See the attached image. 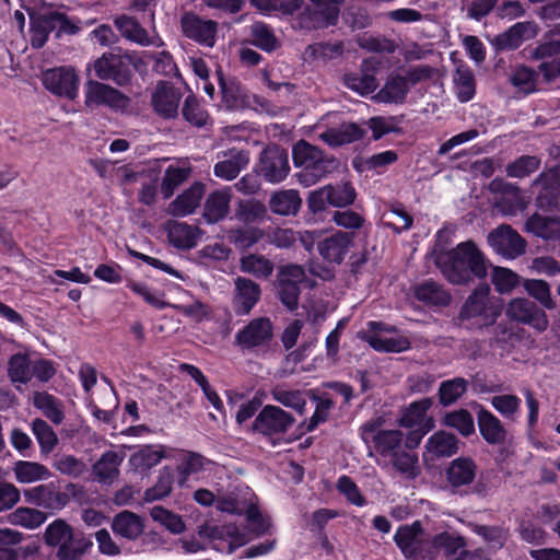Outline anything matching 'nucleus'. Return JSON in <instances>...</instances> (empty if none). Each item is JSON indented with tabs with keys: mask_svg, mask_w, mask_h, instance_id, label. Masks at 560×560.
Returning a JSON list of instances; mask_svg holds the SVG:
<instances>
[{
	"mask_svg": "<svg viewBox=\"0 0 560 560\" xmlns=\"http://www.w3.org/2000/svg\"><path fill=\"white\" fill-rule=\"evenodd\" d=\"M435 264L444 278L455 285H470L488 276L487 258L471 240L436 253Z\"/></svg>",
	"mask_w": 560,
	"mask_h": 560,
	"instance_id": "f257e3e1",
	"label": "nucleus"
},
{
	"mask_svg": "<svg viewBox=\"0 0 560 560\" xmlns=\"http://www.w3.org/2000/svg\"><path fill=\"white\" fill-rule=\"evenodd\" d=\"M293 162L302 167L298 180L304 187H310L325 177L335 166L336 160L325 154L318 147L305 140L298 141L292 150Z\"/></svg>",
	"mask_w": 560,
	"mask_h": 560,
	"instance_id": "f03ea898",
	"label": "nucleus"
},
{
	"mask_svg": "<svg viewBox=\"0 0 560 560\" xmlns=\"http://www.w3.org/2000/svg\"><path fill=\"white\" fill-rule=\"evenodd\" d=\"M79 31L80 27L61 12L49 11L31 15V44L37 49L46 44L52 32L59 38L62 34L74 35Z\"/></svg>",
	"mask_w": 560,
	"mask_h": 560,
	"instance_id": "7ed1b4c3",
	"label": "nucleus"
},
{
	"mask_svg": "<svg viewBox=\"0 0 560 560\" xmlns=\"http://www.w3.org/2000/svg\"><path fill=\"white\" fill-rule=\"evenodd\" d=\"M489 294L490 287L487 283L476 287L463 304L458 319L464 322L480 318L483 326L494 324L501 308L491 303Z\"/></svg>",
	"mask_w": 560,
	"mask_h": 560,
	"instance_id": "20e7f679",
	"label": "nucleus"
},
{
	"mask_svg": "<svg viewBox=\"0 0 560 560\" xmlns=\"http://www.w3.org/2000/svg\"><path fill=\"white\" fill-rule=\"evenodd\" d=\"M84 105L88 108L105 106L122 112L130 105V98L106 82L89 79L84 84Z\"/></svg>",
	"mask_w": 560,
	"mask_h": 560,
	"instance_id": "39448f33",
	"label": "nucleus"
},
{
	"mask_svg": "<svg viewBox=\"0 0 560 560\" xmlns=\"http://www.w3.org/2000/svg\"><path fill=\"white\" fill-rule=\"evenodd\" d=\"M95 73V80L106 82L112 81L118 86H127L132 79V71L129 65L120 55L104 52L88 66L86 71Z\"/></svg>",
	"mask_w": 560,
	"mask_h": 560,
	"instance_id": "423d86ee",
	"label": "nucleus"
},
{
	"mask_svg": "<svg viewBox=\"0 0 560 560\" xmlns=\"http://www.w3.org/2000/svg\"><path fill=\"white\" fill-rule=\"evenodd\" d=\"M382 420L374 419L361 427V435L368 444L373 443L374 450L382 456H394L400 451L404 434L400 430H382Z\"/></svg>",
	"mask_w": 560,
	"mask_h": 560,
	"instance_id": "0eeeda50",
	"label": "nucleus"
},
{
	"mask_svg": "<svg viewBox=\"0 0 560 560\" xmlns=\"http://www.w3.org/2000/svg\"><path fill=\"white\" fill-rule=\"evenodd\" d=\"M294 417L275 405H266L250 425L254 433L261 434L267 438L284 434L293 427Z\"/></svg>",
	"mask_w": 560,
	"mask_h": 560,
	"instance_id": "6e6552de",
	"label": "nucleus"
},
{
	"mask_svg": "<svg viewBox=\"0 0 560 560\" xmlns=\"http://www.w3.org/2000/svg\"><path fill=\"white\" fill-rule=\"evenodd\" d=\"M257 170L269 183L282 182L290 172L288 152L277 144L268 145L260 153Z\"/></svg>",
	"mask_w": 560,
	"mask_h": 560,
	"instance_id": "1a4fd4ad",
	"label": "nucleus"
},
{
	"mask_svg": "<svg viewBox=\"0 0 560 560\" xmlns=\"http://www.w3.org/2000/svg\"><path fill=\"white\" fill-rule=\"evenodd\" d=\"M505 314L510 319L528 325L540 332L545 331L549 325L545 311L535 302L525 298L511 300Z\"/></svg>",
	"mask_w": 560,
	"mask_h": 560,
	"instance_id": "9d476101",
	"label": "nucleus"
},
{
	"mask_svg": "<svg viewBox=\"0 0 560 560\" xmlns=\"http://www.w3.org/2000/svg\"><path fill=\"white\" fill-rule=\"evenodd\" d=\"M490 192L497 195L494 207L505 215H513L525 209L526 202L517 185L509 183L503 178L492 179L488 186Z\"/></svg>",
	"mask_w": 560,
	"mask_h": 560,
	"instance_id": "9b49d317",
	"label": "nucleus"
},
{
	"mask_svg": "<svg viewBox=\"0 0 560 560\" xmlns=\"http://www.w3.org/2000/svg\"><path fill=\"white\" fill-rule=\"evenodd\" d=\"M487 240L497 254L506 258H516L526 249V241L508 224H501L492 230Z\"/></svg>",
	"mask_w": 560,
	"mask_h": 560,
	"instance_id": "f8f14e48",
	"label": "nucleus"
},
{
	"mask_svg": "<svg viewBox=\"0 0 560 560\" xmlns=\"http://www.w3.org/2000/svg\"><path fill=\"white\" fill-rule=\"evenodd\" d=\"M183 34L207 47H213L218 33V23L213 20H206L194 12H185L180 18Z\"/></svg>",
	"mask_w": 560,
	"mask_h": 560,
	"instance_id": "ddd939ff",
	"label": "nucleus"
},
{
	"mask_svg": "<svg viewBox=\"0 0 560 560\" xmlns=\"http://www.w3.org/2000/svg\"><path fill=\"white\" fill-rule=\"evenodd\" d=\"M43 84L51 93L72 100L78 94L79 78L71 67L52 68L43 73Z\"/></svg>",
	"mask_w": 560,
	"mask_h": 560,
	"instance_id": "4468645a",
	"label": "nucleus"
},
{
	"mask_svg": "<svg viewBox=\"0 0 560 560\" xmlns=\"http://www.w3.org/2000/svg\"><path fill=\"white\" fill-rule=\"evenodd\" d=\"M182 93L174 84L159 81L151 94V105L154 112L166 119L177 117Z\"/></svg>",
	"mask_w": 560,
	"mask_h": 560,
	"instance_id": "2eb2a0df",
	"label": "nucleus"
},
{
	"mask_svg": "<svg viewBox=\"0 0 560 560\" xmlns=\"http://www.w3.org/2000/svg\"><path fill=\"white\" fill-rule=\"evenodd\" d=\"M261 296L260 285L245 277L234 279L233 308L236 315H248Z\"/></svg>",
	"mask_w": 560,
	"mask_h": 560,
	"instance_id": "dca6fc26",
	"label": "nucleus"
},
{
	"mask_svg": "<svg viewBox=\"0 0 560 560\" xmlns=\"http://www.w3.org/2000/svg\"><path fill=\"white\" fill-rule=\"evenodd\" d=\"M353 246V234L337 231L318 242L317 250L324 260L340 265Z\"/></svg>",
	"mask_w": 560,
	"mask_h": 560,
	"instance_id": "f3484780",
	"label": "nucleus"
},
{
	"mask_svg": "<svg viewBox=\"0 0 560 560\" xmlns=\"http://www.w3.org/2000/svg\"><path fill=\"white\" fill-rule=\"evenodd\" d=\"M114 25L125 39L140 46L161 47L164 44L159 36L151 37L148 31L133 16L126 14L116 16L114 19Z\"/></svg>",
	"mask_w": 560,
	"mask_h": 560,
	"instance_id": "a211bd4d",
	"label": "nucleus"
},
{
	"mask_svg": "<svg viewBox=\"0 0 560 560\" xmlns=\"http://www.w3.org/2000/svg\"><path fill=\"white\" fill-rule=\"evenodd\" d=\"M433 544L436 553L443 551L450 560H471L472 551L468 550L467 539L456 532H441L433 536Z\"/></svg>",
	"mask_w": 560,
	"mask_h": 560,
	"instance_id": "6ab92c4d",
	"label": "nucleus"
},
{
	"mask_svg": "<svg viewBox=\"0 0 560 560\" xmlns=\"http://www.w3.org/2000/svg\"><path fill=\"white\" fill-rule=\"evenodd\" d=\"M272 338V324L267 317H259L250 320L235 339L243 348H255L268 343Z\"/></svg>",
	"mask_w": 560,
	"mask_h": 560,
	"instance_id": "aec40b11",
	"label": "nucleus"
},
{
	"mask_svg": "<svg viewBox=\"0 0 560 560\" xmlns=\"http://www.w3.org/2000/svg\"><path fill=\"white\" fill-rule=\"evenodd\" d=\"M125 458L121 452L106 451L92 466V476L95 481L104 486H112L120 476V465Z\"/></svg>",
	"mask_w": 560,
	"mask_h": 560,
	"instance_id": "412c9836",
	"label": "nucleus"
},
{
	"mask_svg": "<svg viewBox=\"0 0 560 560\" xmlns=\"http://www.w3.org/2000/svg\"><path fill=\"white\" fill-rule=\"evenodd\" d=\"M537 34L536 25L533 22H518L505 32L491 39L497 50L517 49L523 42L534 38Z\"/></svg>",
	"mask_w": 560,
	"mask_h": 560,
	"instance_id": "4be33fe9",
	"label": "nucleus"
},
{
	"mask_svg": "<svg viewBox=\"0 0 560 560\" xmlns=\"http://www.w3.org/2000/svg\"><path fill=\"white\" fill-rule=\"evenodd\" d=\"M478 471V465L468 456H459L453 459L445 469V478L453 489H459L474 483Z\"/></svg>",
	"mask_w": 560,
	"mask_h": 560,
	"instance_id": "5701e85b",
	"label": "nucleus"
},
{
	"mask_svg": "<svg viewBox=\"0 0 560 560\" xmlns=\"http://www.w3.org/2000/svg\"><path fill=\"white\" fill-rule=\"evenodd\" d=\"M249 163L247 151L232 149L223 153V160L217 162L213 166V173L217 177L224 180H233L246 168Z\"/></svg>",
	"mask_w": 560,
	"mask_h": 560,
	"instance_id": "b1692460",
	"label": "nucleus"
},
{
	"mask_svg": "<svg viewBox=\"0 0 560 560\" xmlns=\"http://www.w3.org/2000/svg\"><path fill=\"white\" fill-rule=\"evenodd\" d=\"M365 130L355 122H342L331 127L318 135V138L331 148L350 144L361 140Z\"/></svg>",
	"mask_w": 560,
	"mask_h": 560,
	"instance_id": "393cba45",
	"label": "nucleus"
},
{
	"mask_svg": "<svg viewBox=\"0 0 560 560\" xmlns=\"http://www.w3.org/2000/svg\"><path fill=\"white\" fill-rule=\"evenodd\" d=\"M203 192L205 185L199 182L194 183L168 205L167 212L174 217H185L195 212Z\"/></svg>",
	"mask_w": 560,
	"mask_h": 560,
	"instance_id": "a878e982",
	"label": "nucleus"
},
{
	"mask_svg": "<svg viewBox=\"0 0 560 560\" xmlns=\"http://www.w3.org/2000/svg\"><path fill=\"white\" fill-rule=\"evenodd\" d=\"M232 191L224 187L209 194L203 206V217L208 223H217L223 220L230 212Z\"/></svg>",
	"mask_w": 560,
	"mask_h": 560,
	"instance_id": "bb28decb",
	"label": "nucleus"
},
{
	"mask_svg": "<svg viewBox=\"0 0 560 560\" xmlns=\"http://www.w3.org/2000/svg\"><path fill=\"white\" fill-rule=\"evenodd\" d=\"M110 527L116 535L132 541L143 534L144 522L140 515L125 510L113 517Z\"/></svg>",
	"mask_w": 560,
	"mask_h": 560,
	"instance_id": "cd10ccee",
	"label": "nucleus"
},
{
	"mask_svg": "<svg viewBox=\"0 0 560 560\" xmlns=\"http://www.w3.org/2000/svg\"><path fill=\"white\" fill-rule=\"evenodd\" d=\"M477 422L481 436L490 445L503 444L508 432L499 418L486 409L477 413Z\"/></svg>",
	"mask_w": 560,
	"mask_h": 560,
	"instance_id": "c85d7f7f",
	"label": "nucleus"
},
{
	"mask_svg": "<svg viewBox=\"0 0 560 560\" xmlns=\"http://www.w3.org/2000/svg\"><path fill=\"white\" fill-rule=\"evenodd\" d=\"M459 450V440L453 433L440 430L425 443V452L434 458L451 457Z\"/></svg>",
	"mask_w": 560,
	"mask_h": 560,
	"instance_id": "c756f323",
	"label": "nucleus"
},
{
	"mask_svg": "<svg viewBox=\"0 0 560 560\" xmlns=\"http://www.w3.org/2000/svg\"><path fill=\"white\" fill-rule=\"evenodd\" d=\"M345 52L342 40L318 42L306 46L303 58L307 62H329L340 58Z\"/></svg>",
	"mask_w": 560,
	"mask_h": 560,
	"instance_id": "7c9ffc66",
	"label": "nucleus"
},
{
	"mask_svg": "<svg viewBox=\"0 0 560 560\" xmlns=\"http://www.w3.org/2000/svg\"><path fill=\"white\" fill-rule=\"evenodd\" d=\"M425 537V532L420 521H415L412 524H406L398 527L394 541L400 549L404 557H406L410 550L419 546Z\"/></svg>",
	"mask_w": 560,
	"mask_h": 560,
	"instance_id": "2f4dec72",
	"label": "nucleus"
},
{
	"mask_svg": "<svg viewBox=\"0 0 560 560\" xmlns=\"http://www.w3.org/2000/svg\"><path fill=\"white\" fill-rule=\"evenodd\" d=\"M525 229L544 240L560 238V217L550 218L535 213L527 219Z\"/></svg>",
	"mask_w": 560,
	"mask_h": 560,
	"instance_id": "473e14b6",
	"label": "nucleus"
},
{
	"mask_svg": "<svg viewBox=\"0 0 560 560\" xmlns=\"http://www.w3.org/2000/svg\"><path fill=\"white\" fill-rule=\"evenodd\" d=\"M199 229L185 222H172L167 226L170 243L179 249H189L196 246Z\"/></svg>",
	"mask_w": 560,
	"mask_h": 560,
	"instance_id": "72a5a7b5",
	"label": "nucleus"
},
{
	"mask_svg": "<svg viewBox=\"0 0 560 560\" xmlns=\"http://www.w3.org/2000/svg\"><path fill=\"white\" fill-rule=\"evenodd\" d=\"M432 405L433 400L429 397L411 402L401 410V416L398 420L399 424L404 428H413L416 425L422 428L428 419H433L427 416Z\"/></svg>",
	"mask_w": 560,
	"mask_h": 560,
	"instance_id": "f704fd0d",
	"label": "nucleus"
},
{
	"mask_svg": "<svg viewBox=\"0 0 560 560\" xmlns=\"http://www.w3.org/2000/svg\"><path fill=\"white\" fill-rule=\"evenodd\" d=\"M302 206V199L294 189L280 190L270 197V210L279 215H294Z\"/></svg>",
	"mask_w": 560,
	"mask_h": 560,
	"instance_id": "c9c22d12",
	"label": "nucleus"
},
{
	"mask_svg": "<svg viewBox=\"0 0 560 560\" xmlns=\"http://www.w3.org/2000/svg\"><path fill=\"white\" fill-rule=\"evenodd\" d=\"M240 270L256 279H268L273 270V262L261 254H247L240 258Z\"/></svg>",
	"mask_w": 560,
	"mask_h": 560,
	"instance_id": "e433bc0d",
	"label": "nucleus"
},
{
	"mask_svg": "<svg viewBox=\"0 0 560 560\" xmlns=\"http://www.w3.org/2000/svg\"><path fill=\"white\" fill-rule=\"evenodd\" d=\"M264 236V230L253 225L233 228L226 233L229 243L240 250H247L262 240Z\"/></svg>",
	"mask_w": 560,
	"mask_h": 560,
	"instance_id": "4c0bfd02",
	"label": "nucleus"
},
{
	"mask_svg": "<svg viewBox=\"0 0 560 560\" xmlns=\"http://www.w3.org/2000/svg\"><path fill=\"white\" fill-rule=\"evenodd\" d=\"M409 92L407 79L400 75L390 78L385 85L373 96L381 103H402Z\"/></svg>",
	"mask_w": 560,
	"mask_h": 560,
	"instance_id": "58836bf2",
	"label": "nucleus"
},
{
	"mask_svg": "<svg viewBox=\"0 0 560 560\" xmlns=\"http://www.w3.org/2000/svg\"><path fill=\"white\" fill-rule=\"evenodd\" d=\"M33 404L52 423H62L65 419L63 405L57 397L46 392H37L34 394Z\"/></svg>",
	"mask_w": 560,
	"mask_h": 560,
	"instance_id": "ea45409f",
	"label": "nucleus"
},
{
	"mask_svg": "<svg viewBox=\"0 0 560 560\" xmlns=\"http://www.w3.org/2000/svg\"><path fill=\"white\" fill-rule=\"evenodd\" d=\"M92 547V541L83 534L74 533L67 542L57 547V560H80Z\"/></svg>",
	"mask_w": 560,
	"mask_h": 560,
	"instance_id": "a19ab883",
	"label": "nucleus"
},
{
	"mask_svg": "<svg viewBox=\"0 0 560 560\" xmlns=\"http://www.w3.org/2000/svg\"><path fill=\"white\" fill-rule=\"evenodd\" d=\"M415 295L419 301L430 305L445 306L451 302L450 293L435 281H424L418 285Z\"/></svg>",
	"mask_w": 560,
	"mask_h": 560,
	"instance_id": "79ce46f5",
	"label": "nucleus"
},
{
	"mask_svg": "<svg viewBox=\"0 0 560 560\" xmlns=\"http://www.w3.org/2000/svg\"><path fill=\"white\" fill-rule=\"evenodd\" d=\"M13 472L15 479L21 483H32L46 480L50 472L48 468L36 462L19 460L14 464Z\"/></svg>",
	"mask_w": 560,
	"mask_h": 560,
	"instance_id": "37998d69",
	"label": "nucleus"
},
{
	"mask_svg": "<svg viewBox=\"0 0 560 560\" xmlns=\"http://www.w3.org/2000/svg\"><path fill=\"white\" fill-rule=\"evenodd\" d=\"M211 462L199 453L185 451L183 452L177 471L179 474V486H184L189 476L198 474L205 469V466Z\"/></svg>",
	"mask_w": 560,
	"mask_h": 560,
	"instance_id": "c03bdc74",
	"label": "nucleus"
},
{
	"mask_svg": "<svg viewBox=\"0 0 560 560\" xmlns=\"http://www.w3.org/2000/svg\"><path fill=\"white\" fill-rule=\"evenodd\" d=\"M267 215L266 206L256 199H245L237 202L235 218L244 224L262 221Z\"/></svg>",
	"mask_w": 560,
	"mask_h": 560,
	"instance_id": "a18cd8bd",
	"label": "nucleus"
},
{
	"mask_svg": "<svg viewBox=\"0 0 560 560\" xmlns=\"http://www.w3.org/2000/svg\"><path fill=\"white\" fill-rule=\"evenodd\" d=\"M456 94L462 103L470 101L476 93L474 72L467 66H458L454 74Z\"/></svg>",
	"mask_w": 560,
	"mask_h": 560,
	"instance_id": "49530a36",
	"label": "nucleus"
},
{
	"mask_svg": "<svg viewBox=\"0 0 560 560\" xmlns=\"http://www.w3.org/2000/svg\"><path fill=\"white\" fill-rule=\"evenodd\" d=\"M441 423L445 427L455 429L463 436H469L475 433V422L471 413L466 409H458L446 412L441 419Z\"/></svg>",
	"mask_w": 560,
	"mask_h": 560,
	"instance_id": "de8ad7c7",
	"label": "nucleus"
},
{
	"mask_svg": "<svg viewBox=\"0 0 560 560\" xmlns=\"http://www.w3.org/2000/svg\"><path fill=\"white\" fill-rule=\"evenodd\" d=\"M31 428L38 442L40 452L43 454L51 453L59 442L58 436L52 428L40 418L34 419L32 421Z\"/></svg>",
	"mask_w": 560,
	"mask_h": 560,
	"instance_id": "09e8293b",
	"label": "nucleus"
},
{
	"mask_svg": "<svg viewBox=\"0 0 560 560\" xmlns=\"http://www.w3.org/2000/svg\"><path fill=\"white\" fill-rule=\"evenodd\" d=\"M191 168L188 166L170 165L164 173L161 183V192L165 199H168L174 191L188 179Z\"/></svg>",
	"mask_w": 560,
	"mask_h": 560,
	"instance_id": "8fccbe9b",
	"label": "nucleus"
},
{
	"mask_svg": "<svg viewBox=\"0 0 560 560\" xmlns=\"http://www.w3.org/2000/svg\"><path fill=\"white\" fill-rule=\"evenodd\" d=\"M523 288L533 299L538 301L542 307L547 310H555L557 303L551 295L550 285L547 281L541 279H526L523 282Z\"/></svg>",
	"mask_w": 560,
	"mask_h": 560,
	"instance_id": "3c124183",
	"label": "nucleus"
},
{
	"mask_svg": "<svg viewBox=\"0 0 560 560\" xmlns=\"http://www.w3.org/2000/svg\"><path fill=\"white\" fill-rule=\"evenodd\" d=\"M345 84L360 95H368L377 88V82L373 73L360 69L355 72L346 73L343 77Z\"/></svg>",
	"mask_w": 560,
	"mask_h": 560,
	"instance_id": "603ef678",
	"label": "nucleus"
},
{
	"mask_svg": "<svg viewBox=\"0 0 560 560\" xmlns=\"http://www.w3.org/2000/svg\"><path fill=\"white\" fill-rule=\"evenodd\" d=\"M468 381L463 377L444 381L440 384L439 401L447 407L455 404L467 390Z\"/></svg>",
	"mask_w": 560,
	"mask_h": 560,
	"instance_id": "864d4df0",
	"label": "nucleus"
},
{
	"mask_svg": "<svg viewBox=\"0 0 560 560\" xmlns=\"http://www.w3.org/2000/svg\"><path fill=\"white\" fill-rule=\"evenodd\" d=\"M324 188L328 196V205L332 207L342 208L350 206L354 202L357 197L353 186L348 182L337 185H326Z\"/></svg>",
	"mask_w": 560,
	"mask_h": 560,
	"instance_id": "5fc2aeb1",
	"label": "nucleus"
},
{
	"mask_svg": "<svg viewBox=\"0 0 560 560\" xmlns=\"http://www.w3.org/2000/svg\"><path fill=\"white\" fill-rule=\"evenodd\" d=\"M73 527L62 518H57L50 523L44 533V541L49 547H58L67 542L74 534Z\"/></svg>",
	"mask_w": 560,
	"mask_h": 560,
	"instance_id": "6e6d98bb",
	"label": "nucleus"
},
{
	"mask_svg": "<svg viewBox=\"0 0 560 560\" xmlns=\"http://www.w3.org/2000/svg\"><path fill=\"white\" fill-rule=\"evenodd\" d=\"M541 164L537 155H522L509 163L505 167L506 175L512 178H525L535 173Z\"/></svg>",
	"mask_w": 560,
	"mask_h": 560,
	"instance_id": "4d7b16f0",
	"label": "nucleus"
},
{
	"mask_svg": "<svg viewBox=\"0 0 560 560\" xmlns=\"http://www.w3.org/2000/svg\"><path fill=\"white\" fill-rule=\"evenodd\" d=\"M174 483V472L172 468L164 467L159 471L156 482L144 493V499L148 502L161 500L172 492Z\"/></svg>",
	"mask_w": 560,
	"mask_h": 560,
	"instance_id": "13d9d810",
	"label": "nucleus"
},
{
	"mask_svg": "<svg viewBox=\"0 0 560 560\" xmlns=\"http://www.w3.org/2000/svg\"><path fill=\"white\" fill-rule=\"evenodd\" d=\"M250 35L253 45L264 51L271 52L280 46L271 28L262 22H255L250 26Z\"/></svg>",
	"mask_w": 560,
	"mask_h": 560,
	"instance_id": "bf43d9fd",
	"label": "nucleus"
},
{
	"mask_svg": "<svg viewBox=\"0 0 560 560\" xmlns=\"http://www.w3.org/2000/svg\"><path fill=\"white\" fill-rule=\"evenodd\" d=\"M32 362L26 354L16 353L8 363L9 377L13 383L26 384L32 377Z\"/></svg>",
	"mask_w": 560,
	"mask_h": 560,
	"instance_id": "052dcab7",
	"label": "nucleus"
},
{
	"mask_svg": "<svg viewBox=\"0 0 560 560\" xmlns=\"http://www.w3.org/2000/svg\"><path fill=\"white\" fill-rule=\"evenodd\" d=\"M392 464L407 479H415L420 474L418 456L413 453L399 451L392 456Z\"/></svg>",
	"mask_w": 560,
	"mask_h": 560,
	"instance_id": "680f3d73",
	"label": "nucleus"
},
{
	"mask_svg": "<svg viewBox=\"0 0 560 560\" xmlns=\"http://www.w3.org/2000/svg\"><path fill=\"white\" fill-rule=\"evenodd\" d=\"M9 517L12 524L30 529L40 526L46 520L45 513L31 508H19Z\"/></svg>",
	"mask_w": 560,
	"mask_h": 560,
	"instance_id": "e2e57ef3",
	"label": "nucleus"
},
{
	"mask_svg": "<svg viewBox=\"0 0 560 560\" xmlns=\"http://www.w3.org/2000/svg\"><path fill=\"white\" fill-rule=\"evenodd\" d=\"M219 84L223 101L228 108H237L244 103V92L238 82L234 80L225 81L222 72L218 71Z\"/></svg>",
	"mask_w": 560,
	"mask_h": 560,
	"instance_id": "0e129e2a",
	"label": "nucleus"
},
{
	"mask_svg": "<svg viewBox=\"0 0 560 560\" xmlns=\"http://www.w3.org/2000/svg\"><path fill=\"white\" fill-rule=\"evenodd\" d=\"M163 448L144 446L130 456V463L137 469H149L158 465L163 458Z\"/></svg>",
	"mask_w": 560,
	"mask_h": 560,
	"instance_id": "69168bd1",
	"label": "nucleus"
},
{
	"mask_svg": "<svg viewBox=\"0 0 560 560\" xmlns=\"http://www.w3.org/2000/svg\"><path fill=\"white\" fill-rule=\"evenodd\" d=\"M150 515L153 521L161 523L173 534H180L185 530V523L182 517L161 505L153 506Z\"/></svg>",
	"mask_w": 560,
	"mask_h": 560,
	"instance_id": "338daca9",
	"label": "nucleus"
},
{
	"mask_svg": "<svg viewBox=\"0 0 560 560\" xmlns=\"http://www.w3.org/2000/svg\"><path fill=\"white\" fill-rule=\"evenodd\" d=\"M510 82L524 93H532L536 90L537 73L529 67L518 66L512 72Z\"/></svg>",
	"mask_w": 560,
	"mask_h": 560,
	"instance_id": "774afa93",
	"label": "nucleus"
}]
</instances>
